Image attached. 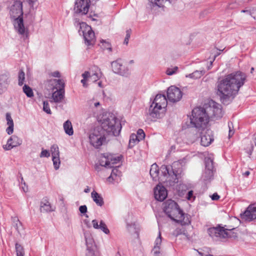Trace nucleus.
Segmentation results:
<instances>
[{"label":"nucleus","mask_w":256,"mask_h":256,"mask_svg":"<svg viewBox=\"0 0 256 256\" xmlns=\"http://www.w3.org/2000/svg\"><path fill=\"white\" fill-rule=\"evenodd\" d=\"M22 140L16 135L12 136L7 140L6 144L4 146L5 150H9L14 147L18 146L22 144Z\"/></svg>","instance_id":"dca6fc26"},{"label":"nucleus","mask_w":256,"mask_h":256,"mask_svg":"<svg viewBox=\"0 0 256 256\" xmlns=\"http://www.w3.org/2000/svg\"><path fill=\"white\" fill-rule=\"evenodd\" d=\"M91 196L93 200L98 206H102L104 205V200L100 194H98L96 191L93 190L91 193Z\"/></svg>","instance_id":"c756f323"},{"label":"nucleus","mask_w":256,"mask_h":256,"mask_svg":"<svg viewBox=\"0 0 256 256\" xmlns=\"http://www.w3.org/2000/svg\"><path fill=\"white\" fill-rule=\"evenodd\" d=\"M79 210L82 214H85L87 212V207L86 205L81 206L79 208Z\"/></svg>","instance_id":"6e6d98bb"},{"label":"nucleus","mask_w":256,"mask_h":256,"mask_svg":"<svg viewBox=\"0 0 256 256\" xmlns=\"http://www.w3.org/2000/svg\"><path fill=\"white\" fill-rule=\"evenodd\" d=\"M167 104L168 100L166 96L160 94H157L150 106L149 115L154 118H162L166 111Z\"/></svg>","instance_id":"f03ea898"},{"label":"nucleus","mask_w":256,"mask_h":256,"mask_svg":"<svg viewBox=\"0 0 256 256\" xmlns=\"http://www.w3.org/2000/svg\"><path fill=\"white\" fill-rule=\"evenodd\" d=\"M132 30L130 29L126 31V36L124 42V44H128V43L129 38H130V34H131Z\"/></svg>","instance_id":"3c124183"},{"label":"nucleus","mask_w":256,"mask_h":256,"mask_svg":"<svg viewBox=\"0 0 256 256\" xmlns=\"http://www.w3.org/2000/svg\"><path fill=\"white\" fill-rule=\"evenodd\" d=\"M250 0H232L233 2H237L238 4H240L242 2H247Z\"/></svg>","instance_id":"bf43d9fd"},{"label":"nucleus","mask_w":256,"mask_h":256,"mask_svg":"<svg viewBox=\"0 0 256 256\" xmlns=\"http://www.w3.org/2000/svg\"><path fill=\"white\" fill-rule=\"evenodd\" d=\"M100 105V102H96L94 104V106L95 107H98V106Z\"/></svg>","instance_id":"338daca9"},{"label":"nucleus","mask_w":256,"mask_h":256,"mask_svg":"<svg viewBox=\"0 0 256 256\" xmlns=\"http://www.w3.org/2000/svg\"><path fill=\"white\" fill-rule=\"evenodd\" d=\"M23 92L28 98H32L34 96V92L32 89L26 84H24L23 86Z\"/></svg>","instance_id":"58836bf2"},{"label":"nucleus","mask_w":256,"mask_h":256,"mask_svg":"<svg viewBox=\"0 0 256 256\" xmlns=\"http://www.w3.org/2000/svg\"><path fill=\"white\" fill-rule=\"evenodd\" d=\"M180 164L175 162L171 166L162 165L160 170L164 176L166 177V181L170 186H172L178 182V176L182 172Z\"/></svg>","instance_id":"7ed1b4c3"},{"label":"nucleus","mask_w":256,"mask_h":256,"mask_svg":"<svg viewBox=\"0 0 256 256\" xmlns=\"http://www.w3.org/2000/svg\"><path fill=\"white\" fill-rule=\"evenodd\" d=\"M154 196L156 200L162 202L168 196L166 190L164 186L158 185L154 189Z\"/></svg>","instance_id":"6ab92c4d"},{"label":"nucleus","mask_w":256,"mask_h":256,"mask_svg":"<svg viewBox=\"0 0 256 256\" xmlns=\"http://www.w3.org/2000/svg\"><path fill=\"white\" fill-rule=\"evenodd\" d=\"M206 110L210 117L219 118L222 116V106L214 100H211L210 102L209 106L206 108Z\"/></svg>","instance_id":"f8f14e48"},{"label":"nucleus","mask_w":256,"mask_h":256,"mask_svg":"<svg viewBox=\"0 0 256 256\" xmlns=\"http://www.w3.org/2000/svg\"><path fill=\"white\" fill-rule=\"evenodd\" d=\"M162 242V236L160 232H159L158 236L156 238L155 240V245L154 246L153 252L154 256H158V254H160V245Z\"/></svg>","instance_id":"2f4dec72"},{"label":"nucleus","mask_w":256,"mask_h":256,"mask_svg":"<svg viewBox=\"0 0 256 256\" xmlns=\"http://www.w3.org/2000/svg\"><path fill=\"white\" fill-rule=\"evenodd\" d=\"M159 170L158 166L156 164H154L151 166L150 170V174L152 180L156 181L158 180Z\"/></svg>","instance_id":"7c9ffc66"},{"label":"nucleus","mask_w":256,"mask_h":256,"mask_svg":"<svg viewBox=\"0 0 256 256\" xmlns=\"http://www.w3.org/2000/svg\"><path fill=\"white\" fill-rule=\"evenodd\" d=\"M53 210L50 203L46 199H44L40 202V211L41 212H48Z\"/></svg>","instance_id":"c85d7f7f"},{"label":"nucleus","mask_w":256,"mask_h":256,"mask_svg":"<svg viewBox=\"0 0 256 256\" xmlns=\"http://www.w3.org/2000/svg\"><path fill=\"white\" fill-rule=\"evenodd\" d=\"M90 0H76L74 8L76 12L86 14L90 8Z\"/></svg>","instance_id":"2eb2a0df"},{"label":"nucleus","mask_w":256,"mask_h":256,"mask_svg":"<svg viewBox=\"0 0 256 256\" xmlns=\"http://www.w3.org/2000/svg\"><path fill=\"white\" fill-rule=\"evenodd\" d=\"M43 110L48 114H52V112L50 108L49 104L48 102H43Z\"/></svg>","instance_id":"49530a36"},{"label":"nucleus","mask_w":256,"mask_h":256,"mask_svg":"<svg viewBox=\"0 0 256 256\" xmlns=\"http://www.w3.org/2000/svg\"><path fill=\"white\" fill-rule=\"evenodd\" d=\"M50 156V152L42 148V150L40 154V158H48Z\"/></svg>","instance_id":"603ef678"},{"label":"nucleus","mask_w":256,"mask_h":256,"mask_svg":"<svg viewBox=\"0 0 256 256\" xmlns=\"http://www.w3.org/2000/svg\"><path fill=\"white\" fill-rule=\"evenodd\" d=\"M212 61H210V65L208 66V70H210L212 68Z\"/></svg>","instance_id":"69168bd1"},{"label":"nucleus","mask_w":256,"mask_h":256,"mask_svg":"<svg viewBox=\"0 0 256 256\" xmlns=\"http://www.w3.org/2000/svg\"><path fill=\"white\" fill-rule=\"evenodd\" d=\"M14 28L18 30V32L20 34H24L25 32V28L24 24L22 17L14 18Z\"/></svg>","instance_id":"5701e85b"},{"label":"nucleus","mask_w":256,"mask_h":256,"mask_svg":"<svg viewBox=\"0 0 256 256\" xmlns=\"http://www.w3.org/2000/svg\"><path fill=\"white\" fill-rule=\"evenodd\" d=\"M209 118L210 116L206 109L197 107L192 111L190 123L197 128H204L209 122Z\"/></svg>","instance_id":"20e7f679"},{"label":"nucleus","mask_w":256,"mask_h":256,"mask_svg":"<svg viewBox=\"0 0 256 256\" xmlns=\"http://www.w3.org/2000/svg\"><path fill=\"white\" fill-rule=\"evenodd\" d=\"M108 160H110L109 168L114 167V164L120 162V156H116L112 154H107Z\"/></svg>","instance_id":"72a5a7b5"},{"label":"nucleus","mask_w":256,"mask_h":256,"mask_svg":"<svg viewBox=\"0 0 256 256\" xmlns=\"http://www.w3.org/2000/svg\"><path fill=\"white\" fill-rule=\"evenodd\" d=\"M178 70L177 66H174L172 68H168L166 70V74L168 76H172L176 74Z\"/></svg>","instance_id":"09e8293b"},{"label":"nucleus","mask_w":256,"mask_h":256,"mask_svg":"<svg viewBox=\"0 0 256 256\" xmlns=\"http://www.w3.org/2000/svg\"><path fill=\"white\" fill-rule=\"evenodd\" d=\"M63 83L60 80L52 79L48 80L46 84V88L48 90L53 92L54 90H57V86H63Z\"/></svg>","instance_id":"b1692460"},{"label":"nucleus","mask_w":256,"mask_h":256,"mask_svg":"<svg viewBox=\"0 0 256 256\" xmlns=\"http://www.w3.org/2000/svg\"><path fill=\"white\" fill-rule=\"evenodd\" d=\"M86 256H96L94 249L87 250Z\"/></svg>","instance_id":"4d7b16f0"},{"label":"nucleus","mask_w":256,"mask_h":256,"mask_svg":"<svg viewBox=\"0 0 256 256\" xmlns=\"http://www.w3.org/2000/svg\"><path fill=\"white\" fill-rule=\"evenodd\" d=\"M52 158V162L54 168L56 170L58 169L60 167V156H54Z\"/></svg>","instance_id":"c03bdc74"},{"label":"nucleus","mask_w":256,"mask_h":256,"mask_svg":"<svg viewBox=\"0 0 256 256\" xmlns=\"http://www.w3.org/2000/svg\"><path fill=\"white\" fill-rule=\"evenodd\" d=\"M138 136V140H142L145 137V134L144 131L142 129H138L137 131V134H136Z\"/></svg>","instance_id":"de8ad7c7"},{"label":"nucleus","mask_w":256,"mask_h":256,"mask_svg":"<svg viewBox=\"0 0 256 256\" xmlns=\"http://www.w3.org/2000/svg\"><path fill=\"white\" fill-rule=\"evenodd\" d=\"M92 222L94 228L100 229L106 234H108L110 233L109 230L103 220H101L100 222V224H98V222L96 220H92Z\"/></svg>","instance_id":"393cba45"},{"label":"nucleus","mask_w":256,"mask_h":256,"mask_svg":"<svg viewBox=\"0 0 256 256\" xmlns=\"http://www.w3.org/2000/svg\"><path fill=\"white\" fill-rule=\"evenodd\" d=\"M16 256H24V250L23 247L16 242L15 244Z\"/></svg>","instance_id":"a19ab883"},{"label":"nucleus","mask_w":256,"mask_h":256,"mask_svg":"<svg viewBox=\"0 0 256 256\" xmlns=\"http://www.w3.org/2000/svg\"><path fill=\"white\" fill-rule=\"evenodd\" d=\"M211 198L212 200H218L220 196L216 193H214L212 195Z\"/></svg>","instance_id":"052dcab7"},{"label":"nucleus","mask_w":256,"mask_h":256,"mask_svg":"<svg viewBox=\"0 0 256 256\" xmlns=\"http://www.w3.org/2000/svg\"><path fill=\"white\" fill-rule=\"evenodd\" d=\"M18 84L21 86L24 84V82L25 79V74L23 70H21L18 72Z\"/></svg>","instance_id":"37998d69"},{"label":"nucleus","mask_w":256,"mask_h":256,"mask_svg":"<svg viewBox=\"0 0 256 256\" xmlns=\"http://www.w3.org/2000/svg\"><path fill=\"white\" fill-rule=\"evenodd\" d=\"M208 233L212 238L216 237L222 238V237L228 236L224 232V228L220 226L216 227H212L208 228Z\"/></svg>","instance_id":"a211bd4d"},{"label":"nucleus","mask_w":256,"mask_h":256,"mask_svg":"<svg viewBox=\"0 0 256 256\" xmlns=\"http://www.w3.org/2000/svg\"><path fill=\"white\" fill-rule=\"evenodd\" d=\"M235 228H224V232L226 233L227 236L224 237H222V238H236L237 236V234L233 232V230Z\"/></svg>","instance_id":"4c0bfd02"},{"label":"nucleus","mask_w":256,"mask_h":256,"mask_svg":"<svg viewBox=\"0 0 256 256\" xmlns=\"http://www.w3.org/2000/svg\"><path fill=\"white\" fill-rule=\"evenodd\" d=\"M87 250L93 249L94 246V241L90 236H85Z\"/></svg>","instance_id":"e433bc0d"},{"label":"nucleus","mask_w":256,"mask_h":256,"mask_svg":"<svg viewBox=\"0 0 256 256\" xmlns=\"http://www.w3.org/2000/svg\"><path fill=\"white\" fill-rule=\"evenodd\" d=\"M52 76H54V77H55V78H60V73L58 72H54L52 73Z\"/></svg>","instance_id":"680f3d73"},{"label":"nucleus","mask_w":256,"mask_h":256,"mask_svg":"<svg viewBox=\"0 0 256 256\" xmlns=\"http://www.w3.org/2000/svg\"><path fill=\"white\" fill-rule=\"evenodd\" d=\"M164 211L172 220H176V217L182 216L178 204L174 200H168L164 203Z\"/></svg>","instance_id":"6e6552de"},{"label":"nucleus","mask_w":256,"mask_h":256,"mask_svg":"<svg viewBox=\"0 0 256 256\" xmlns=\"http://www.w3.org/2000/svg\"><path fill=\"white\" fill-rule=\"evenodd\" d=\"M37 0H26L30 7H33L34 4ZM10 15L12 18L22 17L23 15L22 3L20 0H16L11 6L10 10Z\"/></svg>","instance_id":"9d476101"},{"label":"nucleus","mask_w":256,"mask_h":256,"mask_svg":"<svg viewBox=\"0 0 256 256\" xmlns=\"http://www.w3.org/2000/svg\"><path fill=\"white\" fill-rule=\"evenodd\" d=\"M182 96L180 89L175 86H171L168 89L167 96L170 102H177L182 98Z\"/></svg>","instance_id":"4468645a"},{"label":"nucleus","mask_w":256,"mask_h":256,"mask_svg":"<svg viewBox=\"0 0 256 256\" xmlns=\"http://www.w3.org/2000/svg\"><path fill=\"white\" fill-rule=\"evenodd\" d=\"M106 133L102 128L96 126L89 135L90 144L95 148H99L106 140Z\"/></svg>","instance_id":"423d86ee"},{"label":"nucleus","mask_w":256,"mask_h":256,"mask_svg":"<svg viewBox=\"0 0 256 256\" xmlns=\"http://www.w3.org/2000/svg\"><path fill=\"white\" fill-rule=\"evenodd\" d=\"M138 139V136L135 134H132L130 136V138L129 140V147L130 148H132L136 144V142H140Z\"/></svg>","instance_id":"ea45409f"},{"label":"nucleus","mask_w":256,"mask_h":256,"mask_svg":"<svg viewBox=\"0 0 256 256\" xmlns=\"http://www.w3.org/2000/svg\"><path fill=\"white\" fill-rule=\"evenodd\" d=\"M222 50H220V52H218L216 54L214 55V59L217 56H218V55H220V52L222 51Z\"/></svg>","instance_id":"774afa93"},{"label":"nucleus","mask_w":256,"mask_h":256,"mask_svg":"<svg viewBox=\"0 0 256 256\" xmlns=\"http://www.w3.org/2000/svg\"><path fill=\"white\" fill-rule=\"evenodd\" d=\"M63 127L66 134L70 136H72L74 134L72 126L70 120H67L64 122Z\"/></svg>","instance_id":"473e14b6"},{"label":"nucleus","mask_w":256,"mask_h":256,"mask_svg":"<svg viewBox=\"0 0 256 256\" xmlns=\"http://www.w3.org/2000/svg\"><path fill=\"white\" fill-rule=\"evenodd\" d=\"M111 64L112 71L114 73L126 77L130 75V72L128 68L123 65L121 59H118L112 62Z\"/></svg>","instance_id":"ddd939ff"},{"label":"nucleus","mask_w":256,"mask_h":256,"mask_svg":"<svg viewBox=\"0 0 256 256\" xmlns=\"http://www.w3.org/2000/svg\"><path fill=\"white\" fill-rule=\"evenodd\" d=\"M193 196V192L192 190L188 191L187 195H186V198L188 200H190L192 196Z\"/></svg>","instance_id":"13d9d810"},{"label":"nucleus","mask_w":256,"mask_h":256,"mask_svg":"<svg viewBox=\"0 0 256 256\" xmlns=\"http://www.w3.org/2000/svg\"><path fill=\"white\" fill-rule=\"evenodd\" d=\"M250 174V172L249 171H246V172L243 173V176H248Z\"/></svg>","instance_id":"e2e57ef3"},{"label":"nucleus","mask_w":256,"mask_h":256,"mask_svg":"<svg viewBox=\"0 0 256 256\" xmlns=\"http://www.w3.org/2000/svg\"><path fill=\"white\" fill-rule=\"evenodd\" d=\"M206 73L204 70H195L192 74L186 75V78H189L193 79H197L200 78Z\"/></svg>","instance_id":"f704fd0d"},{"label":"nucleus","mask_w":256,"mask_h":256,"mask_svg":"<svg viewBox=\"0 0 256 256\" xmlns=\"http://www.w3.org/2000/svg\"><path fill=\"white\" fill-rule=\"evenodd\" d=\"M228 126L229 128L228 137L230 138L234 134L232 123V122H229L228 124Z\"/></svg>","instance_id":"5fc2aeb1"},{"label":"nucleus","mask_w":256,"mask_h":256,"mask_svg":"<svg viewBox=\"0 0 256 256\" xmlns=\"http://www.w3.org/2000/svg\"><path fill=\"white\" fill-rule=\"evenodd\" d=\"M13 222L14 224V226L16 228V230L19 232L18 228L19 226H21V223L18 220V219L15 217L13 218Z\"/></svg>","instance_id":"8fccbe9b"},{"label":"nucleus","mask_w":256,"mask_h":256,"mask_svg":"<svg viewBox=\"0 0 256 256\" xmlns=\"http://www.w3.org/2000/svg\"><path fill=\"white\" fill-rule=\"evenodd\" d=\"M100 42L102 44V47L103 48L107 49L109 50V51L110 52L112 50L110 44L108 42H107L106 40H102L100 41Z\"/></svg>","instance_id":"a18cd8bd"},{"label":"nucleus","mask_w":256,"mask_h":256,"mask_svg":"<svg viewBox=\"0 0 256 256\" xmlns=\"http://www.w3.org/2000/svg\"><path fill=\"white\" fill-rule=\"evenodd\" d=\"M100 164L101 166L109 168L110 160H108L107 154H101L100 160Z\"/></svg>","instance_id":"c9c22d12"},{"label":"nucleus","mask_w":256,"mask_h":256,"mask_svg":"<svg viewBox=\"0 0 256 256\" xmlns=\"http://www.w3.org/2000/svg\"><path fill=\"white\" fill-rule=\"evenodd\" d=\"M246 75L240 71L228 74L224 78L217 82L218 95L221 102L227 104L230 98L238 94L240 88L246 81Z\"/></svg>","instance_id":"f257e3e1"},{"label":"nucleus","mask_w":256,"mask_h":256,"mask_svg":"<svg viewBox=\"0 0 256 256\" xmlns=\"http://www.w3.org/2000/svg\"><path fill=\"white\" fill-rule=\"evenodd\" d=\"M102 76V73L100 70L98 66H94L90 71H86L82 74L83 78L80 82L84 88H87L88 86V81L94 82L98 80Z\"/></svg>","instance_id":"0eeeda50"},{"label":"nucleus","mask_w":256,"mask_h":256,"mask_svg":"<svg viewBox=\"0 0 256 256\" xmlns=\"http://www.w3.org/2000/svg\"><path fill=\"white\" fill-rule=\"evenodd\" d=\"M214 172L213 159L210 157L205 158V169L202 173V180L206 184L213 178Z\"/></svg>","instance_id":"9b49d317"},{"label":"nucleus","mask_w":256,"mask_h":256,"mask_svg":"<svg viewBox=\"0 0 256 256\" xmlns=\"http://www.w3.org/2000/svg\"><path fill=\"white\" fill-rule=\"evenodd\" d=\"M180 214L182 215V216L176 217V220H174L177 222L180 223V224L183 226L190 224V216L188 214H185L182 210L180 212Z\"/></svg>","instance_id":"a878e982"},{"label":"nucleus","mask_w":256,"mask_h":256,"mask_svg":"<svg viewBox=\"0 0 256 256\" xmlns=\"http://www.w3.org/2000/svg\"><path fill=\"white\" fill-rule=\"evenodd\" d=\"M100 126L102 128L105 133L106 132L108 134L114 136L119 135L122 128L118 120L112 114L104 119Z\"/></svg>","instance_id":"39448f33"},{"label":"nucleus","mask_w":256,"mask_h":256,"mask_svg":"<svg viewBox=\"0 0 256 256\" xmlns=\"http://www.w3.org/2000/svg\"><path fill=\"white\" fill-rule=\"evenodd\" d=\"M50 152L52 157L60 156L58 147L56 144H53L50 147Z\"/></svg>","instance_id":"79ce46f5"},{"label":"nucleus","mask_w":256,"mask_h":256,"mask_svg":"<svg viewBox=\"0 0 256 256\" xmlns=\"http://www.w3.org/2000/svg\"><path fill=\"white\" fill-rule=\"evenodd\" d=\"M242 12H246V13L249 14L250 15H252V13L249 10H242Z\"/></svg>","instance_id":"0e129e2a"},{"label":"nucleus","mask_w":256,"mask_h":256,"mask_svg":"<svg viewBox=\"0 0 256 256\" xmlns=\"http://www.w3.org/2000/svg\"><path fill=\"white\" fill-rule=\"evenodd\" d=\"M52 99L55 102H60L64 98V91L62 89H57L52 94Z\"/></svg>","instance_id":"bb28decb"},{"label":"nucleus","mask_w":256,"mask_h":256,"mask_svg":"<svg viewBox=\"0 0 256 256\" xmlns=\"http://www.w3.org/2000/svg\"><path fill=\"white\" fill-rule=\"evenodd\" d=\"M202 131L201 132V144L204 146H208L214 140L212 131L210 130H204L202 128Z\"/></svg>","instance_id":"f3484780"},{"label":"nucleus","mask_w":256,"mask_h":256,"mask_svg":"<svg viewBox=\"0 0 256 256\" xmlns=\"http://www.w3.org/2000/svg\"><path fill=\"white\" fill-rule=\"evenodd\" d=\"M244 215L246 218L249 220L256 219V204L250 205L244 212Z\"/></svg>","instance_id":"aec40b11"},{"label":"nucleus","mask_w":256,"mask_h":256,"mask_svg":"<svg viewBox=\"0 0 256 256\" xmlns=\"http://www.w3.org/2000/svg\"><path fill=\"white\" fill-rule=\"evenodd\" d=\"M119 166H116L112 170L111 174L107 178V180L110 182H118L120 180L122 172L118 169Z\"/></svg>","instance_id":"412c9836"},{"label":"nucleus","mask_w":256,"mask_h":256,"mask_svg":"<svg viewBox=\"0 0 256 256\" xmlns=\"http://www.w3.org/2000/svg\"><path fill=\"white\" fill-rule=\"evenodd\" d=\"M7 125L8 127L6 129V132L8 135L12 134L14 132V122L10 113L7 112L6 115Z\"/></svg>","instance_id":"cd10ccee"},{"label":"nucleus","mask_w":256,"mask_h":256,"mask_svg":"<svg viewBox=\"0 0 256 256\" xmlns=\"http://www.w3.org/2000/svg\"><path fill=\"white\" fill-rule=\"evenodd\" d=\"M184 232L185 230L182 228H177L174 232V234L176 236H178L179 235L184 234Z\"/></svg>","instance_id":"864d4df0"},{"label":"nucleus","mask_w":256,"mask_h":256,"mask_svg":"<svg viewBox=\"0 0 256 256\" xmlns=\"http://www.w3.org/2000/svg\"><path fill=\"white\" fill-rule=\"evenodd\" d=\"M78 24L80 25L79 34H82L85 44L88 46L94 45L96 41L95 36L91 27L84 22H80Z\"/></svg>","instance_id":"1a4fd4ad"},{"label":"nucleus","mask_w":256,"mask_h":256,"mask_svg":"<svg viewBox=\"0 0 256 256\" xmlns=\"http://www.w3.org/2000/svg\"><path fill=\"white\" fill-rule=\"evenodd\" d=\"M10 82V78L8 74L0 75V94L5 91Z\"/></svg>","instance_id":"4be33fe9"}]
</instances>
